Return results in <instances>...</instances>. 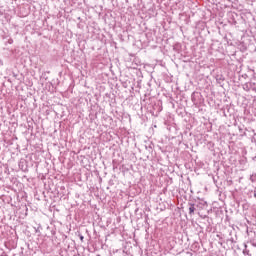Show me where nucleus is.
Listing matches in <instances>:
<instances>
[{"instance_id": "4", "label": "nucleus", "mask_w": 256, "mask_h": 256, "mask_svg": "<svg viewBox=\"0 0 256 256\" xmlns=\"http://www.w3.org/2000/svg\"><path fill=\"white\" fill-rule=\"evenodd\" d=\"M0 65L2 66V65H4V62H3V60H0Z\"/></svg>"}, {"instance_id": "2", "label": "nucleus", "mask_w": 256, "mask_h": 256, "mask_svg": "<svg viewBox=\"0 0 256 256\" xmlns=\"http://www.w3.org/2000/svg\"><path fill=\"white\" fill-rule=\"evenodd\" d=\"M195 211V205L192 203H189V215H193Z\"/></svg>"}, {"instance_id": "1", "label": "nucleus", "mask_w": 256, "mask_h": 256, "mask_svg": "<svg viewBox=\"0 0 256 256\" xmlns=\"http://www.w3.org/2000/svg\"><path fill=\"white\" fill-rule=\"evenodd\" d=\"M243 89L247 92H249L250 90H253L256 92V82H247L243 85Z\"/></svg>"}, {"instance_id": "3", "label": "nucleus", "mask_w": 256, "mask_h": 256, "mask_svg": "<svg viewBox=\"0 0 256 256\" xmlns=\"http://www.w3.org/2000/svg\"><path fill=\"white\" fill-rule=\"evenodd\" d=\"M243 254H244L245 256H249V250L247 249V245H245V249H244V251H243Z\"/></svg>"}, {"instance_id": "5", "label": "nucleus", "mask_w": 256, "mask_h": 256, "mask_svg": "<svg viewBox=\"0 0 256 256\" xmlns=\"http://www.w3.org/2000/svg\"><path fill=\"white\" fill-rule=\"evenodd\" d=\"M80 239H81V240H83V236H82V237H80Z\"/></svg>"}, {"instance_id": "6", "label": "nucleus", "mask_w": 256, "mask_h": 256, "mask_svg": "<svg viewBox=\"0 0 256 256\" xmlns=\"http://www.w3.org/2000/svg\"><path fill=\"white\" fill-rule=\"evenodd\" d=\"M255 198H256V193L254 194Z\"/></svg>"}]
</instances>
